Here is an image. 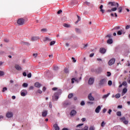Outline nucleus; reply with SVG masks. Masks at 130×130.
I'll return each instance as SVG.
<instances>
[{
    "mask_svg": "<svg viewBox=\"0 0 130 130\" xmlns=\"http://www.w3.org/2000/svg\"><path fill=\"white\" fill-rule=\"evenodd\" d=\"M108 81V79L107 78H103L101 79L99 83L100 87H104V86H106Z\"/></svg>",
    "mask_w": 130,
    "mask_h": 130,
    "instance_id": "obj_1",
    "label": "nucleus"
},
{
    "mask_svg": "<svg viewBox=\"0 0 130 130\" xmlns=\"http://www.w3.org/2000/svg\"><path fill=\"white\" fill-rule=\"evenodd\" d=\"M61 93V90L58 89V92H55L52 96V99L54 101H57L58 100V97L59 95Z\"/></svg>",
    "mask_w": 130,
    "mask_h": 130,
    "instance_id": "obj_2",
    "label": "nucleus"
},
{
    "mask_svg": "<svg viewBox=\"0 0 130 130\" xmlns=\"http://www.w3.org/2000/svg\"><path fill=\"white\" fill-rule=\"evenodd\" d=\"M6 116L7 118H9V119L13 118V117L14 116V114L12 111H8L6 113Z\"/></svg>",
    "mask_w": 130,
    "mask_h": 130,
    "instance_id": "obj_3",
    "label": "nucleus"
},
{
    "mask_svg": "<svg viewBox=\"0 0 130 130\" xmlns=\"http://www.w3.org/2000/svg\"><path fill=\"white\" fill-rule=\"evenodd\" d=\"M20 95L22 97H25V96H27V95H28V91H27V90L26 89H22L20 91Z\"/></svg>",
    "mask_w": 130,
    "mask_h": 130,
    "instance_id": "obj_4",
    "label": "nucleus"
},
{
    "mask_svg": "<svg viewBox=\"0 0 130 130\" xmlns=\"http://www.w3.org/2000/svg\"><path fill=\"white\" fill-rule=\"evenodd\" d=\"M81 79H82V77L80 78H73L72 79V84H74L75 82L76 83H79V81H81Z\"/></svg>",
    "mask_w": 130,
    "mask_h": 130,
    "instance_id": "obj_5",
    "label": "nucleus"
},
{
    "mask_svg": "<svg viewBox=\"0 0 130 130\" xmlns=\"http://www.w3.org/2000/svg\"><path fill=\"white\" fill-rule=\"evenodd\" d=\"M109 5H111V7H115V8H118L119 4L116 2H109Z\"/></svg>",
    "mask_w": 130,
    "mask_h": 130,
    "instance_id": "obj_6",
    "label": "nucleus"
},
{
    "mask_svg": "<svg viewBox=\"0 0 130 130\" xmlns=\"http://www.w3.org/2000/svg\"><path fill=\"white\" fill-rule=\"evenodd\" d=\"M24 23L25 20L23 18H20L17 20V24H18V25H23Z\"/></svg>",
    "mask_w": 130,
    "mask_h": 130,
    "instance_id": "obj_7",
    "label": "nucleus"
},
{
    "mask_svg": "<svg viewBox=\"0 0 130 130\" xmlns=\"http://www.w3.org/2000/svg\"><path fill=\"white\" fill-rule=\"evenodd\" d=\"M115 63V58H112L108 61V64L109 66H113L114 63Z\"/></svg>",
    "mask_w": 130,
    "mask_h": 130,
    "instance_id": "obj_8",
    "label": "nucleus"
},
{
    "mask_svg": "<svg viewBox=\"0 0 130 130\" xmlns=\"http://www.w3.org/2000/svg\"><path fill=\"white\" fill-rule=\"evenodd\" d=\"M48 113V111H47V110H44L42 112V116L43 117H46V116H47Z\"/></svg>",
    "mask_w": 130,
    "mask_h": 130,
    "instance_id": "obj_9",
    "label": "nucleus"
},
{
    "mask_svg": "<svg viewBox=\"0 0 130 130\" xmlns=\"http://www.w3.org/2000/svg\"><path fill=\"white\" fill-rule=\"evenodd\" d=\"M94 79L93 78H90L88 80V84L89 85H93L94 84Z\"/></svg>",
    "mask_w": 130,
    "mask_h": 130,
    "instance_id": "obj_10",
    "label": "nucleus"
},
{
    "mask_svg": "<svg viewBox=\"0 0 130 130\" xmlns=\"http://www.w3.org/2000/svg\"><path fill=\"white\" fill-rule=\"evenodd\" d=\"M88 98L90 101H94V100H95L94 97L92 96V93H89L88 94Z\"/></svg>",
    "mask_w": 130,
    "mask_h": 130,
    "instance_id": "obj_11",
    "label": "nucleus"
},
{
    "mask_svg": "<svg viewBox=\"0 0 130 130\" xmlns=\"http://www.w3.org/2000/svg\"><path fill=\"white\" fill-rule=\"evenodd\" d=\"M77 114V111L75 110H72L70 113L71 116H75Z\"/></svg>",
    "mask_w": 130,
    "mask_h": 130,
    "instance_id": "obj_12",
    "label": "nucleus"
},
{
    "mask_svg": "<svg viewBox=\"0 0 130 130\" xmlns=\"http://www.w3.org/2000/svg\"><path fill=\"white\" fill-rule=\"evenodd\" d=\"M101 110V106H98L96 108V109H95V112L96 113H99V112H100V111Z\"/></svg>",
    "mask_w": 130,
    "mask_h": 130,
    "instance_id": "obj_13",
    "label": "nucleus"
},
{
    "mask_svg": "<svg viewBox=\"0 0 130 130\" xmlns=\"http://www.w3.org/2000/svg\"><path fill=\"white\" fill-rule=\"evenodd\" d=\"M35 87H36V88H40V87H41V86H42V85H41V84H40L39 82H36L34 84Z\"/></svg>",
    "mask_w": 130,
    "mask_h": 130,
    "instance_id": "obj_14",
    "label": "nucleus"
},
{
    "mask_svg": "<svg viewBox=\"0 0 130 130\" xmlns=\"http://www.w3.org/2000/svg\"><path fill=\"white\" fill-rule=\"evenodd\" d=\"M15 68L17 71H22V68L20 67V65L16 64L15 66Z\"/></svg>",
    "mask_w": 130,
    "mask_h": 130,
    "instance_id": "obj_15",
    "label": "nucleus"
},
{
    "mask_svg": "<svg viewBox=\"0 0 130 130\" xmlns=\"http://www.w3.org/2000/svg\"><path fill=\"white\" fill-rule=\"evenodd\" d=\"M117 10V8L116 7L112 8L111 10H108V13H111V12H115V11Z\"/></svg>",
    "mask_w": 130,
    "mask_h": 130,
    "instance_id": "obj_16",
    "label": "nucleus"
},
{
    "mask_svg": "<svg viewBox=\"0 0 130 130\" xmlns=\"http://www.w3.org/2000/svg\"><path fill=\"white\" fill-rule=\"evenodd\" d=\"M39 39V37H32L31 38V41H36V40H38Z\"/></svg>",
    "mask_w": 130,
    "mask_h": 130,
    "instance_id": "obj_17",
    "label": "nucleus"
},
{
    "mask_svg": "<svg viewBox=\"0 0 130 130\" xmlns=\"http://www.w3.org/2000/svg\"><path fill=\"white\" fill-rule=\"evenodd\" d=\"M53 127L55 130H59V126H58V125L56 123L54 124Z\"/></svg>",
    "mask_w": 130,
    "mask_h": 130,
    "instance_id": "obj_18",
    "label": "nucleus"
},
{
    "mask_svg": "<svg viewBox=\"0 0 130 130\" xmlns=\"http://www.w3.org/2000/svg\"><path fill=\"white\" fill-rule=\"evenodd\" d=\"M126 92H127V88H123L122 91V96H123V95H124V94H125Z\"/></svg>",
    "mask_w": 130,
    "mask_h": 130,
    "instance_id": "obj_19",
    "label": "nucleus"
},
{
    "mask_svg": "<svg viewBox=\"0 0 130 130\" xmlns=\"http://www.w3.org/2000/svg\"><path fill=\"white\" fill-rule=\"evenodd\" d=\"M100 52H101V53L104 54L105 53V52H106V49L102 48L100 49Z\"/></svg>",
    "mask_w": 130,
    "mask_h": 130,
    "instance_id": "obj_20",
    "label": "nucleus"
},
{
    "mask_svg": "<svg viewBox=\"0 0 130 130\" xmlns=\"http://www.w3.org/2000/svg\"><path fill=\"white\" fill-rule=\"evenodd\" d=\"M109 95H110V93H108L107 94L104 95L103 96V99H105L107 98V97H108L109 96Z\"/></svg>",
    "mask_w": 130,
    "mask_h": 130,
    "instance_id": "obj_21",
    "label": "nucleus"
},
{
    "mask_svg": "<svg viewBox=\"0 0 130 130\" xmlns=\"http://www.w3.org/2000/svg\"><path fill=\"white\" fill-rule=\"evenodd\" d=\"M69 104H70V103L68 101H65L63 103V106H68V105H69Z\"/></svg>",
    "mask_w": 130,
    "mask_h": 130,
    "instance_id": "obj_22",
    "label": "nucleus"
},
{
    "mask_svg": "<svg viewBox=\"0 0 130 130\" xmlns=\"http://www.w3.org/2000/svg\"><path fill=\"white\" fill-rule=\"evenodd\" d=\"M63 26L66 27V28H71V25L69 24L64 23L63 24Z\"/></svg>",
    "mask_w": 130,
    "mask_h": 130,
    "instance_id": "obj_23",
    "label": "nucleus"
},
{
    "mask_svg": "<svg viewBox=\"0 0 130 130\" xmlns=\"http://www.w3.org/2000/svg\"><path fill=\"white\" fill-rule=\"evenodd\" d=\"M126 120V119H125V117H123L120 118V121H121V122H124L125 120Z\"/></svg>",
    "mask_w": 130,
    "mask_h": 130,
    "instance_id": "obj_24",
    "label": "nucleus"
},
{
    "mask_svg": "<svg viewBox=\"0 0 130 130\" xmlns=\"http://www.w3.org/2000/svg\"><path fill=\"white\" fill-rule=\"evenodd\" d=\"M113 42V41L111 39H110L107 41V43H108V44H112Z\"/></svg>",
    "mask_w": 130,
    "mask_h": 130,
    "instance_id": "obj_25",
    "label": "nucleus"
},
{
    "mask_svg": "<svg viewBox=\"0 0 130 130\" xmlns=\"http://www.w3.org/2000/svg\"><path fill=\"white\" fill-rule=\"evenodd\" d=\"M53 91H57V92H56V93H58V90H60V89H58L57 87H54L52 88Z\"/></svg>",
    "mask_w": 130,
    "mask_h": 130,
    "instance_id": "obj_26",
    "label": "nucleus"
},
{
    "mask_svg": "<svg viewBox=\"0 0 130 130\" xmlns=\"http://www.w3.org/2000/svg\"><path fill=\"white\" fill-rule=\"evenodd\" d=\"M36 93V94H42V90L41 89H38Z\"/></svg>",
    "mask_w": 130,
    "mask_h": 130,
    "instance_id": "obj_27",
    "label": "nucleus"
},
{
    "mask_svg": "<svg viewBox=\"0 0 130 130\" xmlns=\"http://www.w3.org/2000/svg\"><path fill=\"white\" fill-rule=\"evenodd\" d=\"M43 40H44V41H50V40H50V39H49V38H48V37H45L44 38Z\"/></svg>",
    "mask_w": 130,
    "mask_h": 130,
    "instance_id": "obj_28",
    "label": "nucleus"
},
{
    "mask_svg": "<svg viewBox=\"0 0 130 130\" xmlns=\"http://www.w3.org/2000/svg\"><path fill=\"white\" fill-rule=\"evenodd\" d=\"M22 87L23 88H27V87H28V83H24L22 84Z\"/></svg>",
    "mask_w": 130,
    "mask_h": 130,
    "instance_id": "obj_29",
    "label": "nucleus"
},
{
    "mask_svg": "<svg viewBox=\"0 0 130 130\" xmlns=\"http://www.w3.org/2000/svg\"><path fill=\"white\" fill-rule=\"evenodd\" d=\"M118 13H121L122 12V7H120L118 8Z\"/></svg>",
    "mask_w": 130,
    "mask_h": 130,
    "instance_id": "obj_30",
    "label": "nucleus"
},
{
    "mask_svg": "<svg viewBox=\"0 0 130 130\" xmlns=\"http://www.w3.org/2000/svg\"><path fill=\"white\" fill-rule=\"evenodd\" d=\"M89 128V127L87 125H86L84 126V127L83 128H82V129H80V130H88Z\"/></svg>",
    "mask_w": 130,
    "mask_h": 130,
    "instance_id": "obj_31",
    "label": "nucleus"
},
{
    "mask_svg": "<svg viewBox=\"0 0 130 130\" xmlns=\"http://www.w3.org/2000/svg\"><path fill=\"white\" fill-rule=\"evenodd\" d=\"M116 114H117V116H121V112L118 111V112H117Z\"/></svg>",
    "mask_w": 130,
    "mask_h": 130,
    "instance_id": "obj_32",
    "label": "nucleus"
},
{
    "mask_svg": "<svg viewBox=\"0 0 130 130\" xmlns=\"http://www.w3.org/2000/svg\"><path fill=\"white\" fill-rule=\"evenodd\" d=\"M122 34V30H119L117 32V35H121Z\"/></svg>",
    "mask_w": 130,
    "mask_h": 130,
    "instance_id": "obj_33",
    "label": "nucleus"
},
{
    "mask_svg": "<svg viewBox=\"0 0 130 130\" xmlns=\"http://www.w3.org/2000/svg\"><path fill=\"white\" fill-rule=\"evenodd\" d=\"M105 124H106V123H105L104 121H103L101 124V126L102 127H104V126H105Z\"/></svg>",
    "mask_w": 130,
    "mask_h": 130,
    "instance_id": "obj_34",
    "label": "nucleus"
},
{
    "mask_svg": "<svg viewBox=\"0 0 130 130\" xmlns=\"http://www.w3.org/2000/svg\"><path fill=\"white\" fill-rule=\"evenodd\" d=\"M54 44H55V41H54L51 42L50 43V45L51 46H52V45H54Z\"/></svg>",
    "mask_w": 130,
    "mask_h": 130,
    "instance_id": "obj_35",
    "label": "nucleus"
},
{
    "mask_svg": "<svg viewBox=\"0 0 130 130\" xmlns=\"http://www.w3.org/2000/svg\"><path fill=\"white\" fill-rule=\"evenodd\" d=\"M115 98L117 99L120 98V93H117L115 95Z\"/></svg>",
    "mask_w": 130,
    "mask_h": 130,
    "instance_id": "obj_36",
    "label": "nucleus"
},
{
    "mask_svg": "<svg viewBox=\"0 0 130 130\" xmlns=\"http://www.w3.org/2000/svg\"><path fill=\"white\" fill-rule=\"evenodd\" d=\"M78 17V20L75 22L76 24H77V23H78V22H79V21H81V17L77 16Z\"/></svg>",
    "mask_w": 130,
    "mask_h": 130,
    "instance_id": "obj_37",
    "label": "nucleus"
},
{
    "mask_svg": "<svg viewBox=\"0 0 130 130\" xmlns=\"http://www.w3.org/2000/svg\"><path fill=\"white\" fill-rule=\"evenodd\" d=\"M111 76V73L110 72H107V77H110Z\"/></svg>",
    "mask_w": 130,
    "mask_h": 130,
    "instance_id": "obj_38",
    "label": "nucleus"
},
{
    "mask_svg": "<svg viewBox=\"0 0 130 130\" xmlns=\"http://www.w3.org/2000/svg\"><path fill=\"white\" fill-rule=\"evenodd\" d=\"M75 31L77 33H80L81 32V30H80V29L77 28H75Z\"/></svg>",
    "mask_w": 130,
    "mask_h": 130,
    "instance_id": "obj_39",
    "label": "nucleus"
},
{
    "mask_svg": "<svg viewBox=\"0 0 130 130\" xmlns=\"http://www.w3.org/2000/svg\"><path fill=\"white\" fill-rule=\"evenodd\" d=\"M108 84L109 86H111V85H112V81L111 80H109L108 82Z\"/></svg>",
    "mask_w": 130,
    "mask_h": 130,
    "instance_id": "obj_40",
    "label": "nucleus"
},
{
    "mask_svg": "<svg viewBox=\"0 0 130 130\" xmlns=\"http://www.w3.org/2000/svg\"><path fill=\"white\" fill-rule=\"evenodd\" d=\"M5 75V72L3 71H0V77H2Z\"/></svg>",
    "mask_w": 130,
    "mask_h": 130,
    "instance_id": "obj_41",
    "label": "nucleus"
},
{
    "mask_svg": "<svg viewBox=\"0 0 130 130\" xmlns=\"http://www.w3.org/2000/svg\"><path fill=\"white\" fill-rule=\"evenodd\" d=\"M89 130H95V127L94 126H91L89 127Z\"/></svg>",
    "mask_w": 130,
    "mask_h": 130,
    "instance_id": "obj_42",
    "label": "nucleus"
},
{
    "mask_svg": "<svg viewBox=\"0 0 130 130\" xmlns=\"http://www.w3.org/2000/svg\"><path fill=\"white\" fill-rule=\"evenodd\" d=\"M122 85H123V86H126V85H127V83L126 81H124L122 82Z\"/></svg>",
    "mask_w": 130,
    "mask_h": 130,
    "instance_id": "obj_43",
    "label": "nucleus"
},
{
    "mask_svg": "<svg viewBox=\"0 0 130 130\" xmlns=\"http://www.w3.org/2000/svg\"><path fill=\"white\" fill-rule=\"evenodd\" d=\"M123 123H124V124H128V121L125 120V121L123 122Z\"/></svg>",
    "mask_w": 130,
    "mask_h": 130,
    "instance_id": "obj_44",
    "label": "nucleus"
},
{
    "mask_svg": "<svg viewBox=\"0 0 130 130\" xmlns=\"http://www.w3.org/2000/svg\"><path fill=\"white\" fill-rule=\"evenodd\" d=\"M72 97H73V94L72 93L69 94L68 95V98H69V99H71V98H72Z\"/></svg>",
    "mask_w": 130,
    "mask_h": 130,
    "instance_id": "obj_45",
    "label": "nucleus"
},
{
    "mask_svg": "<svg viewBox=\"0 0 130 130\" xmlns=\"http://www.w3.org/2000/svg\"><path fill=\"white\" fill-rule=\"evenodd\" d=\"M80 105H81V106H84V105H85V102L82 101L80 103Z\"/></svg>",
    "mask_w": 130,
    "mask_h": 130,
    "instance_id": "obj_46",
    "label": "nucleus"
},
{
    "mask_svg": "<svg viewBox=\"0 0 130 130\" xmlns=\"http://www.w3.org/2000/svg\"><path fill=\"white\" fill-rule=\"evenodd\" d=\"M64 72L66 73V74H68V73H69V69H65Z\"/></svg>",
    "mask_w": 130,
    "mask_h": 130,
    "instance_id": "obj_47",
    "label": "nucleus"
},
{
    "mask_svg": "<svg viewBox=\"0 0 130 130\" xmlns=\"http://www.w3.org/2000/svg\"><path fill=\"white\" fill-rule=\"evenodd\" d=\"M120 27L119 26H116L115 28H114L112 30H117L119 29Z\"/></svg>",
    "mask_w": 130,
    "mask_h": 130,
    "instance_id": "obj_48",
    "label": "nucleus"
},
{
    "mask_svg": "<svg viewBox=\"0 0 130 130\" xmlns=\"http://www.w3.org/2000/svg\"><path fill=\"white\" fill-rule=\"evenodd\" d=\"M129 28H130V25H127L125 27L126 30H127V29H129Z\"/></svg>",
    "mask_w": 130,
    "mask_h": 130,
    "instance_id": "obj_49",
    "label": "nucleus"
},
{
    "mask_svg": "<svg viewBox=\"0 0 130 130\" xmlns=\"http://www.w3.org/2000/svg\"><path fill=\"white\" fill-rule=\"evenodd\" d=\"M107 111V109H106V108H104L103 110V113H105V112H106Z\"/></svg>",
    "mask_w": 130,
    "mask_h": 130,
    "instance_id": "obj_50",
    "label": "nucleus"
},
{
    "mask_svg": "<svg viewBox=\"0 0 130 130\" xmlns=\"http://www.w3.org/2000/svg\"><path fill=\"white\" fill-rule=\"evenodd\" d=\"M82 125H84V124H78L76 126L77 127H80V126H82Z\"/></svg>",
    "mask_w": 130,
    "mask_h": 130,
    "instance_id": "obj_51",
    "label": "nucleus"
},
{
    "mask_svg": "<svg viewBox=\"0 0 130 130\" xmlns=\"http://www.w3.org/2000/svg\"><path fill=\"white\" fill-rule=\"evenodd\" d=\"M111 112H112V110H111V109H109L108 112V113H109V114H111Z\"/></svg>",
    "mask_w": 130,
    "mask_h": 130,
    "instance_id": "obj_52",
    "label": "nucleus"
},
{
    "mask_svg": "<svg viewBox=\"0 0 130 130\" xmlns=\"http://www.w3.org/2000/svg\"><path fill=\"white\" fill-rule=\"evenodd\" d=\"M31 77H32V75L31 74V73H29V74L27 75V77H28V78H31Z\"/></svg>",
    "mask_w": 130,
    "mask_h": 130,
    "instance_id": "obj_53",
    "label": "nucleus"
},
{
    "mask_svg": "<svg viewBox=\"0 0 130 130\" xmlns=\"http://www.w3.org/2000/svg\"><path fill=\"white\" fill-rule=\"evenodd\" d=\"M84 4H85V5H87V6H89L90 5V2H84Z\"/></svg>",
    "mask_w": 130,
    "mask_h": 130,
    "instance_id": "obj_54",
    "label": "nucleus"
},
{
    "mask_svg": "<svg viewBox=\"0 0 130 130\" xmlns=\"http://www.w3.org/2000/svg\"><path fill=\"white\" fill-rule=\"evenodd\" d=\"M72 60L73 62H76V61H77V60H76V58H75L74 57H72Z\"/></svg>",
    "mask_w": 130,
    "mask_h": 130,
    "instance_id": "obj_55",
    "label": "nucleus"
},
{
    "mask_svg": "<svg viewBox=\"0 0 130 130\" xmlns=\"http://www.w3.org/2000/svg\"><path fill=\"white\" fill-rule=\"evenodd\" d=\"M43 92H45L46 91V87H44L43 88Z\"/></svg>",
    "mask_w": 130,
    "mask_h": 130,
    "instance_id": "obj_56",
    "label": "nucleus"
},
{
    "mask_svg": "<svg viewBox=\"0 0 130 130\" xmlns=\"http://www.w3.org/2000/svg\"><path fill=\"white\" fill-rule=\"evenodd\" d=\"M7 90H8L7 87H4V88H3V92H5V91H7Z\"/></svg>",
    "mask_w": 130,
    "mask_h": 130,
    "instance_id": "obj_57",
    "label": "nucleus"
},
{
    "mask_svg": "<svg viewBox=\"0 0 130 130\" xmlns=\"http://www.w3.org/2000/svg\"><path fill=\"white\" fill-rule=\"evenodd\" d=\"M37 55H38L37 53L33 54V56H34V57H37Z\"/></svg>",
    "mask_w": 130,
    "mask_h": 130,
    "instance_id": "obj_58",
    "label": "nucleus"
},
{
    "mask_svg": "<svg viewBox=\"0 0 130 130\" xmlns=\"http://www.w3.org/2000/svg\"><path fill=\"white\" fill-rule=\"evenodd\" d=\"M49 107L50 108H52V104H51V102L49 103Z\"/></svg>",
    "mask_w": 130,
    "mask_h": 130,
    "instance_id": "obj_59",
    "label": "nucleus"
},
{
    "mask_svg": "<svg viewBox=\"0 0 130 130\" xmlns=\"http://www.w3.org/2000/svg\"><path fill=\"white\" fill-rule=\"evenodd\" d=\"M61 13H62V11H61V10H59V11L57 12V14H61Z\"/></svg>",
    "mask_w": 130,
    "mask_h": 130,
    "instance_id": "obj_60",
    "label": "nucleus"
},
{
    "mask_svg": "<svg viewBox=\"0 0 130 130\" xmlns=\"http://www.w3.org/2000/svg\"><path fill=\"white\" fill-rule=\"evenodd\" d=\"M90 57H93L94 56V53H91L89 55Z\"/></svg>",
    "mask_w": 130,
    "mask_h": 130,
    "instance_id": "obj_61",
    "label": "nucleus"
},
{
    "mask_svg": "<svg viewBox=\"0 0 130 130\" xmlns=\"http://www.w3.org/2000/svg\"><path fill=\"white\" fill-rule=\"evenodd\" d=\"M127 82L128 83V84H130V76L128 77L127 79Z\"/></svg>",
    "mask_w": 130,
    "mask_h": 130,
    "instance_id": "obj_62",
    "label": "nucleus"
},
{
    "mask_svg": "<svg viewBox=\"0 0 130 130\" xmlns=\"http://www.w3.org/2000/svg\"><path fill=\"white\" fill-rule=\"evenodd\" d=\"M117 108L121 109V108H122V106H121V105L118 106Z\"/></svg>",
    "mask_w": 130,
    "mask_h": 130,
    "instance_id": "obj_63",
    "label": "nucleus"
},
{
    "mask_svg": "<svg viewBox=\"0 0 130 130\" xmlns=\"http://www.w3.org/2000/svg\"><path fill=\"white\" fill-rule=\"evenodd\" d=\"M82 121L84 122V121H86V119L85 118H83L82 119H81Z\"/></svg>",
    "mask_w": 130,
    "mask_h": 130,
    "instance_id": "obj_64",
    "label": "nucleus"
}]
</instances>
